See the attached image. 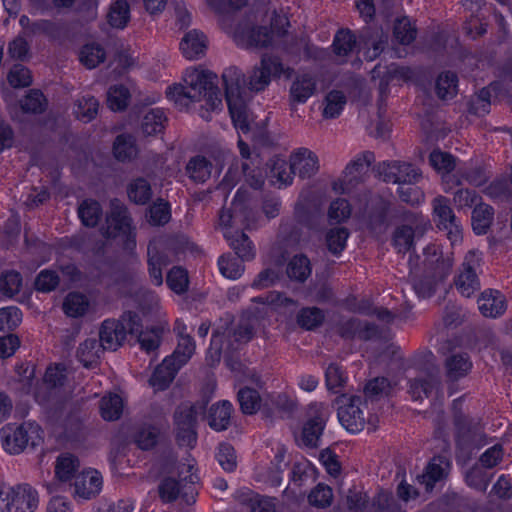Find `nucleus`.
Segmentation results:
<instances>
[{
    "label": "nucleus",
    "instance_id": "338daca9",
    "mask_svg": "<svg viewBox=\"0 0 512 512\" xmlns=\"http://www.w3.org/2000/svg\"><path fill=\"white\" fill-rule=\"evenodd\" d=\"M226 331L227 336L237 346L240 343L248 342L254 335V327L248 318L241 319L235 327L227 328Z\"/></svg>",
    "mask_w": 512,
    "mask_h": 512
},
{
    "label": "nucleus",
    "instance_id": "c9c22d12",
    "mask_svg": "<svg viewBox=\"0 0 512 512\" xmlns=\"http://www.w3.org/2000/svg\"><path fill=\"white\" fill-rule=\"evenodd\" d=\"M440 384L438 371L430 373L427 377H417L410 380V393L415 400L429 397L432 391Z\"/></svg>",
    "mask_w": 512,
    "mask_h": 512
},
{
    "label": "nucleus",
    "instance_id": "9d476101",
    "mask_svg": "<svg viewBox=\"0 0 512 512\" xmlns=\"http://www.w3.org/2000/svg\"><path fill=\"white\" fill-rule=\"evenodd\" d=\"M338 407V418L340 423L351 433H357L364 429L366 418L361 409L362 399L360 396L341 395L336 398Z\"/></svg>",
    "mask_w": 512,
    "mask_h": 512
},
{
    "label": "nucleus",
    "instance_id": "423d86ee",
    "mask_svg": "<svg viewBox=\"0 0 512 512\" xmlns=\"http://www.w3.org/2000/svg\"><path fill=\"white\" fill-rule=\"evenodd\" d=\"M100 231L107 239L125 235L127 248L135 245V240L131 239L132 218L126 205L117 198L110 200V210L106 215L105 225Z\"/></svg>",
    "mask_w": 512,
    "mask_h": 512
},
{
    "label": "nucleus",
    "instance_id": "393cba45",
    "mask_svg": "<svg viewBox=\"0 0 512 512\" xmlns=\"http://www.w3.org/2000/svg\"><path fill=\"white\" fill-rule=\"evenodd\" d=\"M445 375L448 381L454 382L465 377L472 368L468 354L456 353L449 355L444 361Z\"/></svg>",
    "mask_w": 512,
    "mask_h": 512
},
{
    "label": "nucleus",
    "instance_id": "20e7f679",
    "mask_svg": "<svg viewBox=\"0 0 512 512\" xmlns=\"http://www.w3.org/2000/svg\"><path fill=\"white\" fill-rule=\"evenodd\" d=\"M209 399L196 403L183 402L179 404L173 413L176 440L180 446L193 447L197 441V415L203 412Z\"/></svg>",
    "mask_w": 512,
    "mask_h": 512
},
{
    "label": "nucleus",
    "instance_id": "6ab92c4d",
    "mask_svg": "<svg viewBox=\"0 0 512 512\" xmlns=\"http://www.w3.org/2000/svg\"><path fill=\"white\" fill-rule=\"evenodd\" d=\"M478 308L484 317L497 318L506 311V298L498 290H485L478 298Z\"/></svg>",
    "mask_w": 512,
    "mask_h": 512
},
{
    "label": "nucleus",
    "instance_id": "39448f33",
    "mask_svg": "<svg viewBox=\"0 0 512 512\" xmlns=\"http://www.w3.org/2000/svg\"><path fill=\"white\" fill-rule=\"evenodd\" d=\"M453 420L457 446L471 453L485 444V434L478 422L469 419L461 410V398L453 401Z\"/></svg>",
    "mask_w": 512,
    "mask_h": 512
},
{
    "label": "nucleus",
    "instance_id": "6e6552de",
    "mask_svg": "<svg viewBox=\"0 0 512 512\" xmlns=\"http://www.w3.org/2000/svg\"><path fill=\"white\" fill-rule=\"evenodd\" d=\"M406 223L399 225L393 232V244L398 252L409 251L415 239L421 238L430 228L428 220L418 214L406 213Z\"/></svg>",
    "mask_w": 512,
    "mask_h": 512
},
{
    "label": "nucleus",
    "instance_id": "72a5a7b5",
    "mask_svg": "<svg viewBox=\"0 0 512 512\" xmlns=\"http://www.w3.org/2000/svg\"><path fill=\"white\" fill-rule=\"evenodd\" d=\"M228 109L235 127L246 133L250 130L247 105L244 96L226 99Z\"/></svg>",
    "mask_w": 512,
    "mask_h": 512
},
{
    "label": "nucleus",
    "instance_id": "1a4fd4ad",
    "mask_svg": "<svg viewBox=\"0 0 512 512\" xmlns=\"http://www.w3.org/2000/svg\"><path fill=\"white\" fill-rule=\"evenodd\" d=\"M197 481L198 476L193 473H190L188 477H184L181 481L173 477H165L158 486L159 496L162 501L168 503L181 496L186 504H193L197 494L194 484Z\"/></svg>",
    "mask_w": 512,
    "mask_h": 512
},
{
    "label": "nucleus",
    "instance_id": "6e6d98bb",
    "mask_svg": "<svg viewBox=\"0 0 512 512\" xmlns=\"http://www.w3.org/2000/svg\"><path fill=\"white\" fill-rule=\"evenodd\" d=\"M346 507L349 512H370L371 500L361 489H349L346 495Z\"/></svg>",
    "mask_w": 512,
    "mask_h": 512
},
{
    "label": "nucleus",
    "instance_id": "cd10ccee",
    "mask_svg": "<svg viewBox=\"0 0 512 512\" xmlns=\"http://www.w3.org/2000/svg\"><path fill=\"white\" fill-rule=\"evenodd\" d=\"M316 90V80L310 74H302L295 78L290 88L292 103H304Z\"/></svg>",
    "mask_w": 512,
    "mask_h": 512
},
{
    "label": "nucleus",
    "instance_id": "0e129e2a",
    "mask_svg": "<svg viewBox=\"0 0 512 512\" xmlns=\"http://www.w3.org/2000/svg\"><path fill=\"white\" fill-rule=\"evenodd\" d=\"M106 54L99 44H87L82 47L80 61L88 69H93L105 60Z\"/></svg>",
    "mask_w": 512,
    "mask_h": 512
},
{
    "label": "nucleus",
    "instance_id": "c756f323",
    "mask_svg": "<svg viewBox=\"0 0 512 512\" xmlns=\"http://www.w3.org/2000/svg\"><path fill=\"white\" fill-rule=\"evenodd\" d=\"M224 236L229 241L230 246L235 251L238 258L242 261H249L254 258L253 244L244 232L227 231L224 233Z\"/></svg>",
    "mask_w": 512,
    "mask_h": 512
},
{
    "label": "nucleus",
    "instance_id": "5701e85b",
    "mask_svg": "<svg viewBox=\"0 0 512 512\" xmlns=\"http://www.w3.org/2000/svg\"><path fill=\"white\" fill-rule=\"evenodd\" d=\"M232 412L233 406L227 400L213 404L207 414L208 425L217 432L227 430L231 423Z\"/></svg>",
    "mask_w": 512,
    "mask_h": 512
},
{
    "label": "nucleus",
    "instance_id": "69168bd1",
    "mask_svg": "<svg viewBox=\"0 0 512 512\" xmlns=\"http://www.w3.org/2000/svg\"><path fill=\"white\" fill-rule=\"evenodd\" d=\"M433 211L439 219V226L448 229L454 225L455 215L449 206V201L443 196L433 200Z\"/></svg>",
    "mask_w": 512,
    "mask_h": 512
},
{
    "label": "nucleus",
    "instance_id": "ea45409f",
    "mask_svg": "<svg viewBox=\"0 0 512 512\" xmlns=\"http://www.w3.org/2000/svg\"><path fill=\"white\" fill-rule=\"evenodd\" d=\"M361 40L364 41L366 46H371L372 50L368 49L367 57L372 60L380 55L387 44L388 36L382 30L376 29L372 31L371 28H366L362 31Z\"/></svg>",
    "mask_w": 512,
    "mask_h": 512
},
{
    "label": "nucleus",
    "instance_id": "de8ad7c7",
    "mask_svg": "<svg viewBox=\"0 0 512 512\" xmlns=\"http://www.w3.org/2000/svg\"><path fill=\"white\" fill-rule=\"evenodd\" d=\"M493 220V208L487 204H477L472 212V227L477 234H485Z\"/></svg>",
    "mask_w": 512,
    "mask_h": 512
},
{
    "label": "nucleus",
    "instance_id": "c85d7f7f",
    "mask_svg": "<svg viewBox=\"0 0 512 512\" xmlns=\"http://www.w3.org/2000/svg\"><path fill=\"white\" fill-rule=\"evenodd\" d=\"M238 346L234 345L232 339L227 336V331H215L211 338L210 347L208 349V360L211 365L219 363L222 353H231L237 350Z\"/></svg>",
    "mask_w": 512,
    "mask_h": 512
},
{
    "label": "nucleus",
    "instance_id": "49530a36",
    "mask_svg": "<svg viewBox=\"0 0 512 512\" xmlns=\"http://www.w3.org/2000/svg\"><path fill=\"white\" fill-rule=\"evenodd\" d=\"M166 257L159 253L155 246H148V270L152 282L156 286L163 283L162 267L167 266Z\"/></svg>",
    "mask_w": 512,
    "mask_h": 512
},
{
    "label": "nucleus",
    "instance_id": "f257e3e1",
    "mask_svg": "<svg viewBox=\"0 0 512 512\" xmlns=\"http://www.w3.org/2000/svg\"><path fill=\"white\" fill-rule=\"evenodd\" d=\"M217 76L209 71H196L185 80L186 85L175 84L166 91L167 97L180 109L187 108L191 102L203 97L207 109L215 110L222 105L220 90L215 85Z\"/></svg>",
    "mask_w": 512,
    "mask_h": 512
},
{
    "label": "nucleus",
    "instance_id": "2eb2a0df",
    "mask_svg": "<svg viewBox=\"0 0 512 512\" xmlns=\"http://www.w3.org/2000/svg\"><path fill=\"white\" fill-rule=\"evenodd\" d=\"M235 40L246 48H266L272 42V33L267 27L239 25L234 32Z\"/></svg>",
    "mask_w": 512,
    "mask_h": 512
},
{
    "label": "nucleus",
    "instance_id": "e2e57ef3",
    "mask_svg": "<svg viewBox=\"0 0 512 512\" xmlns=\"http://www.w3.org/2000/svg\"><path fill=\"white\" fill-rule=\"evenodd\" d=\"M88 308V301L85 295L77 292L69 293L64 302L63 310L70 317H79L85 314Z\"/></svg>",
    "mask_w": 512,
    "mask_h": 512
},
{
    "label": "nucleus",
    "instance_id": "f03ea898",
    "mask_svg": "<svg viewBox=\"0 0 512 512\" xmlns=\"http://www.w3.org/2000/svg\"><path fill=\"white\" fill-rule=\"evenodd\" d=\"M422 263L424 270L420 274V269L410 259L413 288L419 297L429 298L435 293L439 283L450 274L452 261L434 251L432 255L426 256Z\"/></svg>",
    "mask_w": 512,
    "mask_h": 512
},
{
    "label": "nucleus",
    "instance_id": "3c124183",
    "mask_svg": "<svg viewBox=\"0 0 512 512\" xmlns=\"http://www.w3.org/2000/svg\"><path fill=\"white\" fill-rule=\"evenodd\" d=\"M457 75L452 72L441 73L435 83L437 96L441 100L453 98L457 93Z\"/></svg>",
    "mask_w": 512,
    "mask_h": 512
},
{
    "label": "nucleus",
    "instance_id": "dca6fc26",
    "mask_svg": "<svg viewBox=\"0 0 512 512\" xmlns=\"http://www.w3.org/2000/svg\"><path fill=\"white\" fill-rule=\"evenodd\" d=\"M475 254L469 252L464 259L462 268L455 279L456 288L465 297H470L479 289V279L474 268Z\"/></svg>",
    "mask_w": 512,
    "mask_h": 512
},
{
    "label": "nucleus",
    "instance_id": "4468645a",
    "mask_svg": "<svg viewBox=\"0 0 512 512\" xmlns=\"http://www.w3.org/2000/svg\"><path fill=\"white\" fill-rule=\"evenodd\" d=\"M450 470L449 458L445 455L434 456L424 472L417 476V481L424 485L426 492H431L436 482L445 479Z\"/></svg>",
    "mask_w": 512,
    "mask_h": 512
},
{
    "label": "nucleus",
    "instance_id": "f704fd0d",
    "mask_svg": "<svg viewBox=\"0 0 512 512\" xmlns=\"http://www.w3.org/2000/svg\"><path fill=\"white\" fill-rule=\"evenodd\" d=\"M205 48V36L196 30L186 33L180 43V49L187 59L197 58L200 54H203Z\"/></svg>",
    "mask_w": 512,
    "mask_h": 512
},
{
    "label": "nucleus",
    "instance_id": "b1692460",
    "mask_svg": "<svg viewBox=\"0 0 512 512\" xmlns=\"http://www.w3.org/2000/svg\"><path fill=\"white\" fill-rule=\"evenodd\" d=\"M222 80L225 86L226 99L243 96L245 88L248 87L245 75L235 66H230L224 70Z\"/></svg>",
    "mask_w": 512,
    "mask_h": 512
},
{
    "label": "nucleus",
    "instance_id": "a19ab883",
    "mask_svg": "<svg viewBox=\"0 0 512 512\" xmlns=\"http://www.w3.org/2000/svg\"><path fill=\"white\" fill-rule=\"evenodd\" d=\"M78 468L79 459L70 453H63L56 460L55 475L61 482H67L75 478Z\"/></svg>",
    "mask_w": 512,
    "mask_h": 512
},
{
    "label": "nucleus",
    "instance_id": "09e8293b",
    "mask_svg": "<svg viewBox=\"0 0 512 512\" xmlns=\"http://www.w3.org/2000/svg\"><path fill=\"white\" fill-rule=\"evenodd\" d=\"M267 166L270 169L271 177L276 178L281 184H292L295 173L290 169L289 160L286 161L285 159L275 156L267 162Z\"/></svg>",
    "mask_w": 512,
    "mask_h": 512
},
{
    "label": "nucleus",
    "instance_id": "8fccbe9b",
    "mask_svg": "<svg viewBox=\"0 0 512 512\" xmlns=\"http://www.w3.org/2000/svg\"><path fill=\"white\" fill-rule=\"evenodd\" d=\"M131 94L124 85H113L107 91V105L112 111L125 110L130 102Z\"/></svg>",
    "mask_w": 512,
    "mask_h": 512
},
{
    "label": "nucleus",
    "instance_id": "79ce46f5",
    "mask_svg": "<svg viewBox=\"0 0 512 512\" xmlns=\"http://www.w3.org/2000/svg\"><path fill=\"white\" fill-rule=\"evenodd\" d=\"M102 214L101 205L96 200L86 199L78 207V216L86 227H96Z\"/></svg>",
    "mask_w": 512,
    "mask_h": 512
},
{
    "label": "nucleus",
    "instance_id": "412c9836",
    "mask_svg": "<svg viewBox=\"0 0 512 512\" xmlns=\"http://www.w3.org/2000/svg\"><path fill=\"white\" fill-rule=\"evenodd\" d=\"M374 160V154L366 151L361 157L349 163L343 172V179L340 180L341 191L345 192L347 189L357 185L364 168L369 167Z\"/></svg>",
    "mask_w": 512,
    "mask_h": 512
},
{
    "label": "nucleus",
    "instance_id": "f8f14e48",
    "mask_svg": "<svg viewBox=\"0 0 512 512\" xmlns=\"http://www.w3.org/2000/svg\"><path fill=\"white\" fill-rule=\"evenodd\" d=\"M284 73L283 64L276 56L264 55L260 66L255 67L249 76L248 89L259 92L264 90L271 81V76H280Z\"/></svg>",
    "mask_w": 512,
    "mask_h": 512
},
{
    "label": "nucleus",
    "instance_id": "bf43d9fd",
    "mask_svg": "<svg viewBox=\"0 0 512 512\" xmlns=\"http://www.w3.org/2000/svg\"><path fill=\"white\" fill-rule=\"evenodd\" d=\"M417 30L408 17H402L395 21L393 35L402 45L412 43L416 38Z\"/></svg>",
    "mask_w": 512,
    "mask_h": 512
},
{
    "label": "nucleus",
    "instance_id": "37998d69",
    "mask_svg": "<svg viewBox=\"0 0 512 512\" xmlns=\"http://www.w3.org/2000/svg\"><path fill=\"white\" fill-rule=\"evenodd\" d=\"M115 157L120 161L131 160L137 156L135 138L130 134L118 135L113 144Z\"/></svg>",
    "mask_w": 512,
    "mask_h": 512
},
{
    "label": "nucleus",
    "instance_id": "bb28decb",
    "mask_svg": "<svg viewBox=\"0 0 512 512\" xmlns=\"http://www.w3.org/2000/svg\"><path fill=\"white\" fill-rule=\"evenodd\" d=\"M429 162L436 171L447 175V183L452 181L456 186L461 184V180L459 178L454 175H449V173L456 167V159L452 154L435 149L430 153Z\"/></svg>",
    "mask_w": 512,
    "mask_h": 512
},
{
    "label": "nucleus",
    "instance_id": "680f3d73",
    "mask_svg": "<svg viewBox=\"0 0 512 512\" xmlns=\"http://www.w3.org/2000/svg\"><path fill=\"white\" fill-rule=\"evenodd\" d=\"M46 99L40 90L32 89L20 101V106L23 112L40 114L46 109Z\"/></svg>",
    "mask_w": 512,
    "mask_h": 512
},
{
    "label": "nucleus",
    "instance_id": "603ef678",
    "mask_svg": "<svg viewBox=\"0 0 512 512\" xmlns=\"http://www.w3.org/2000/svg\"><path fill=\"white\" fill-rule=\"evenodd\" d=\"M237 397L244 414L252 415L260 409L261 397L256 389L244 387L239 390Z\"/></svg>",
    "mask_w": 512,
    "mask_h": 512
},
{
    "label": "nucleus",
    "instance_id": "a18cd8bd",
    "mask_svg": "<svg viewBox=\"0 0 512 512\" xmlns=\"http://www.w3.org/2000/svg\"><path fill=\"white\" fill-rule=\"evenodd\" d=\"M167 118L161 109H151L143 117L141 122V130L144 135L152 136L161 133L165 126Z\"/></svg>",
    "mask_w": 512,
    "mask_h": 512
},
{
    "label": "nucleus",
    "instance_id": "774afa93",
    "mask_svg": "<svg viewBox=\"0 0 512 512\" xmlns=\"http://www.w3.org/2000/svg\"><path fill=\"white\" fill-rule=\"evenodd\" d=\"M218 265L222 275L230 279L239 278L244 271L242 260L238 256L223 255L219 258Z\"/></svg>",
    "mask_w": 512,
    "mask_h": 512
},
{
    "label": "nucleus",
    "instance_id": "a878e982",
    "mask_svg": "<svg viewBox=\"0 0 512 512\" xmlns=\"http://www.w3.org/2000/svg\"><path fill=\"white\" fill-rule=\"evenodd\" d=\"M326 420L321 413L307 419L301 432V441L303 445L309 448H316L318 441L324 431Z\"/></svg>",
    "mask_w": 512,
    "mask_h": 512
},
{
    "label": "nucleus",
    "instance_id": "4be33fe9",
    "mask_svg": "<svg viewBox=\"0 0 512 512\" xmlns=\"http://www.w3.org/2000/svg\"><path fill=\"white\" fill-rule=\"evenodd\" d=\"M182 366H178V361L172 356H167L160 365H158L152 374L149 382L157 390H165L174 380L176 374Z\"/></svg>",
    "mask_w": 512,
    "mask_h": 512
},
{
    "label": "nucleus",
    "instance_id": "ddd939ff",
    "mask_svg": "<svg viewBox=\"0 0 512 512\" xmlns=\"http://www.w3.org/2000/svg\"><path fill=\"white\" fill-rule=\"evenodd\" d=\"M290 169L300 179H310L319 171L318 156L311 150L301 147L293 151L289 156Z\"/></svg>",
    "mask_w": 512,
    "mask_h": 512
},
{
    "label": "nucleus",
    "instance_id": "4d7b16f0",
    "mask_svg": "<svg viewBox=\"0 0 512 512\" xmlns=\"http://www.w3.org/2000/svg\"><path fill=\"white\" fill-rule=\"evenodd\" d=\"M349 231L345 227H336L326 233V245L329 252L339 255L346 247Z\"/></svg>",
    "mask_w": 512,
    "mask_h": 512
},
{
    "label": "nucleus",
    "instance_id": "7ed1b4c3",
    "mask_svg": "<svg viewBox=\"0 0 512 512\" xmlns=\"http://www.w3.org/2000/svg\"><path fill=\"white\" fill-rule=\"evenodd\" d=\"M141 319L136 312L127 311L120 319H106L99 329V341L105 350L116 351L126 339L127 333H138Z\"/></svg>",
    "mask_w": 512,
    "mask_h": 512
},
{
    "label": "nucleus",
    "instance_id": "0eeeda50",
    "mask_svg": "<svg viewBox=\"0 0 512 512\" xmlns=\"http://www.w3.org/2000/svg\"><path fill=\"white\" fill-rule=\"evenodd\" d=\"M39 432L40 427L32 423L8 424L1 429L3 448L9 454H19L28 445L35 447L41 440Z\"/></svg>",
    "mask_w": 512,
    "mask_h": 512
},
{
    "label": "nucleus",
    "instance_id": "c03bdc74",
    "mask_svg": "<svg viewBox=\"0 0 512 512\" xmlns=\"http://www.w3.org/2000/svg\"><path fill=\"white\" fill-rule=\"evenodd\" d=\"M100 413L106 421L118 420L123 412V400L117 394L104 396L99 403Z\"/></svg>",
    "mask_w": 512,
    "mask_h": 512
},
{
    "label": "nucleus",
    "instance_id": "aec40b11",
    "mask_svg": "<svg viewBox=\"0 0 512 512\" xmlns=\"http://www.w3.org/2000/svg\"><path fill=\"white\" fill-rule=\"evenodd\" d=\"M413 73L409 67L400 66L392 63L385 67V71H381L379 66L372 70V79L380 78L379 90L383 93L388 91L389 84L393 80L407 82L412 79Z\"/></svg>",
    "mask_w": 512,
    "mask_h": 512
},
{
    "label": "nucleus",
    "instance_id": "052dcab7",
    "mask_svg": "<svg viewBox=\"0 0 512 512\" xmlns=\"http://www.w3.org/2000/svg\"><path fill=\"white\" fill-rule=\"evenodd\" d=\"M75 114L78 119L89 122L93 120L99 109V102L93 96H83L75 103Z\"/></svg>",
    "mask_w": 512,
    "mask_h": 512
},
{
    "label": "nucleus",
    "instance_id": "7c9ffc66",
    "mask_svg": "<svg viewBox=\"0 0 512 512\" xmlns=\"http://www.w3.org/2000/svg\"><path fill=\"white\" fill-rule=\"evenodd\" d=\"M389 208V201L382 197H377L373 201V205L368 217V225L372 231L381 233L387 228V214Z\"/></svg>",
    "mask_w": 512,
    "mask_h": 512
},
{
    "label": "nucleus",
    "instance_id": "f3484780",
    "mask_svg": "<svg viewBox=\"0 0 512 512\" xmlns=\"http://www.w3.org/2000/svg\"><path fill=\"white\" fill-rule=\"evenodd\" d=\"M103 479L97 470H86L75 476L74 494L83 499L95 497L101 490Z\"/></svg>",
    "mask_w": 512,
    "mask_h": 512
},
{
    "label": "nucleus",
    "instance_id": "473e14b6",
    "mask_svg": "<svg viewBox=\"0 0 512 512\" xmlns=\"http://www.w3.org/2000/svg\"><path fill=\"white\" fill-rule=\"evenodd\" d=\"M312 267L309 258L304 254L294 255L287 264L286 273L289 279L303 283L311 275Z\"/></svg>",
    "mask_w": 512,
    "mask_h": 512
},
{
    "label": "nucleus",
    "instance_id": "9b49d317",
    "mask_svg": "<svg viewBox=\"0 0 512 512\" xmlns=\"http://www.w3.org/2000/svg\"><path fill=\"white\" fill-rule=\"evenodd\" d=\"M378 176L386 183L413 184L421 177L412 164L400 161L382 162L376 168Z\"/></svg>",
    "mask_w": 512,
    "mask_h": 512
},
{
    "label": "nucleus",
    "instance_id": "2f4dec72",
    "mask_svg": "<svg viewBox=\"0 0 512 512\" xmlns=\"http://www.w3.org/2000/svg\"><path fill=\"white\" fill-rule=\"evenodd\" d=\"M212 163L204 156L192 157L186 167L185 171L188 177L195 183H204L211 176Z\"/></svg>",
    "mask_w": 512,
    "mask_h": 512
},
{
    "label": "nucleus",
    "instance_id": "a211bd4d",
    "mask_svg": "<svg viewBox=\"0 0 512 512\" xmlns=\"http://www.w3.org/2000/svg\"><path fill=\"white\" fill-rule=\"evenodd\" d=\"M37 504V493L28 485L17 486L9 493V512H33Z\"/></svg>",
    "mask_w": 512,
    "mask_h": 512
},
{
    "label": "nucleus",
    "instance_id": "5fc2aeb1",
    "mask_svg": "<svg viewBox=\"0 0 512 512\" xmlns=\"http://www.w3.org/2000/svg\"><path fill=\"white\" fill-rule=\"evenodd\" d=\"M391 389V383L387 378L376 377L366 383L364 387V395L366 399L377 401L381 397L388 396Z\"/></svg>",
    "mask_w": 512,
    "mask_h": 512
},
{
    "label": "nucleus",
    "instance_id": "58836bf2",
    "mask_svg": "<svg viewBox=\"0 0 512 512\" xmlns=\"http://www.w3.org/2000/svg\"><path fill=\"white\" fill-rule=\"evenodd\" d=\"M370 512H406L391 492L380 490L372 499Z\"/></svg>",
    "mask_w": 512,
    "mask_h": 512
},
{
    "label": "nucleus",
    "instance_id": "864d4df0",
    "mask_svg": "<svg viewBox=\"0 0 512 512\" xmlns=\"http://www.w3.org/2000/svg\"><path fill=\"white\" fill-rule=\"evenodd\" d=\"M356 45V38L349 29L339 30L333 41V52L336 56L345 58L348 56Z\"/></svg>",
    "mask_w": 512,
    "mask_h": 512
},
{
    "label": "nucleus",
    "instance_id": "4c0bfd02",
    "mask_svg": "<svg viewBox=\"0 0 512 512\" xmlns=\"http://www.w3.org/2000/svg\"><path fill=\"white\" fill-rule=\"evenodd\" d=\"M127 195L130 201L137 205H144L152 198V188L147 179L138 177L127 186Z\"/></svg>",
    "mask_w": 512,
    "mask_h": 512
},
{
    "label": "nucleus",
    "instance_id": "13d9d810",
    "mask_svg": "<svg viewBox=\"0 0 512 512\" xmlns=\"http://www.w3.org/2000/svg\"><path fill=\"white\" fill-rule=\"evenodd\" d=\"M130 19L129 5L125 0L116 1L109 10L108 22L118 29L124 28Z\"/></svg>",
    "mask_w": 512,
    "mask_h": 512
},
{
    "label": "nucleus",
    "instance_id": "e433bc0d",
    "mask_svg": "<svg viewBox=\"0 0 512 512\" xmlns=\"http://www.w3.org/2000/svg\"><path fill=\"white\" fill-rule=\"evenodd\" d=\"M104 351L105 349L98 339L88 338L79 345L77 357L85 367H90L97 363Z\"/></svg>",
    "mask_w": 512,
    "mask_h": 512
}]
</instances>
